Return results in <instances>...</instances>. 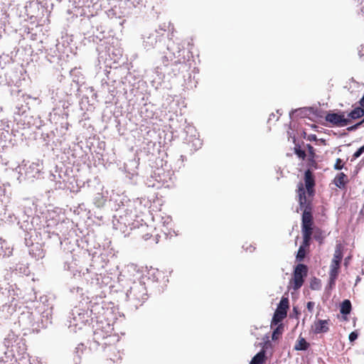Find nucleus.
Returning <instances> with one entry per match:
<instances>
[{
  "instance_id": "nucleus-1",
  "label": "nucleus",
  "mask_w": 364,
  "mask_h": 364,
  "mask_svg": "<svg viewBox=\"0 0 364 364\" xmlns=\"http://www.w3.org/2000/svg\"><path fill=\"white\" fill-rule=\"evenodd\" d=\"M90 316V314L88 310L74 308L68 318V328L70 331L76 333L86 325Z\"/></svg>"
},
{
  "instance_id": "nucleus-2",
  "label": "nucleus",
  "mask_w": 364,
  "mask_h": 364,
  "mask_svg": "<svg viewBox=\"0 0 364 364\" xmlns=\"http://www.w3.org/2000/svg\"><path fill=\"white\" fill-rule=\"evenodd\" d=\"M126 296L133 306L137 308L147 299L146 289L144 284L141 282H133L129 289L127 291Z\"/></svg>"
},
{
  "instance_id": "nucleus-3",
  "label": "nucleus",
  "mask_w": 364,
  "mask_h": 364,
  "mask_svg": "<svg viewBox=\"0 0 364 364\" xmlns=\"http://www.w3.org/2000/svg\"><path fill=\"white\" fill-rule=\"evenodd\" d=\"M312 224L311 213L310 211L305 209L302 215V234L304 244L306 245H309V242L313 234Z\"/></svg>"
},
{
  "instance_id": "nucleus-4",
  "label": "nucleus",
  "mask_w": 364,
  "mask_h": 364,
  "mask_svg": "<svg viewBox=\"0 0 364 364\" xmlns=\"http://www.w3.org/2000/svg\"><path fill=\"white\" fill-rule=\"evenodd\" d=\"M307 267L305 264H298L294 272L293 278L289 282L291 288L298 290L304 284V278L306 276Z\"/></svg>"
},
{
  "instance_id": "nucleus-5",
  "label": "nucleus",
  "mask_w": 364,
  "mask_h": 364,
  "mask_svg": "<svg viewBox=\"0 0 364 364\" xmlns=\"http://www.w3.org/2000/svg\"><path fill=\"white\" fill-rule=\"evenodd\" d=\"M23 169H25V178H27L28 179L36 178L40 172H41V165L39 163L37 162H33L30 164L28 166L26 164L24 165V166H18L16 170V171L20 173V176L18 177V179L21 181H22V173L21 171Z\"/></svg>"
},
{
  "instance_id": "nucleus-6",
  "label": "nucleus",
  "mask_w": 364,
  "mask_h": 364,
  "mask_svg": "<svg viewBox=\"0 0 364 364\" xmlns=\"http://www.w3.org/2000/svg\"><path fill=\"white\" fill-rule=\"evenodd\" d=\"M325 119L328 122L339 127H346L350 123V119L345 117L344 112L328 113Z\"/></svg>"
},
{
  "instance_id": "nucleus-7",
  "label": "nucleus",
  "mask_w": 364,
  "mask_h": 364,
  "mask_svg": "<svg viewBox=\"0 0 364 364\" xmlns=\"http://www.w3.org/2000/svg\"><path fill=\"white\" fill-rule=\"evenodd\" d=\"M172 173L170 171L165 172L163 168H157L154 172L155 181L157 182L159 187L161 186L169 187L171 185L170 182L172 181Z\"/></svg>"
},
{
  "instance_id": "nucleus-8",
  "label": "nucleus",
  "mask_w": 364,
  "mask_h": 364,
  "mask_svg": "<svg viewBox=\"0 0 364 364\" xmlns=\"http://www.w3.org/2000/svg\"><path fill=\"white\" fill-rule=\"evenodd\" d=\"M329 320L319 319L314 322L313 331L316 334L327 333L329 331Z\"/></svg>"
},
{
  "instance_id": "nucleus-9",
  "label": "nucleus",
  "mask_w": 364,
  "mask_h": 364,
  "mask_svg": "<svg viewBox=\"0 0 364 364\" xmlns=\"http://www.w3.org/2000/svg\"><path fill=\"white\" fill-rule=\"evenodd\" d=\"M304 182L306 191L309 196L314 193V187L315 186L314 177L311 170L308 169L304 173Z\"/></svg>"
},
{
  "instance_id": "nucleus-10",
  "label": "nucleus",
  "mask_w": 364,
  "mask_h": 364,
  "mask_svg": "<svg viewBox=\"0 0 364 364\" xmlns=\"http://www.w3.org/2000/svg\"><path fill=\"white\" fill-rule=\"evenodd\" d=\"M15 346H11V349H7L4 355L0 358V364H16V358L14 354V348Z\"/></svg>"
},
{
  "instance_id": "nucleus-11",
  "label": "nucleus",
  "mask_w": 364,
  "mask_h": 364,
  "mask_svg": "<svg viewBox=\"0 0 364 364\" xmlns=\"http://www.w3.org/2000/svg\"><path fill=\"white\" fill-rule=\"evenodd\" d=\"M158 41V36L156 33H150L148 36H144L143 45L147 50L154 47Z\"/></svg>"
},
{
  "instance_id": "nucleus-12",
  "label": "nucleus",
  "mask_w": 364,
  "mask_h": 364,
  "mask_svg": "<svg viewBox=\"0 0 364 364\" xmlns=\"http://www.w3.org/2000/svg\"><path fill=\"white\" fill-rule=\"evenodd\" d=\"M346 180V175L343 173H340L334 178V183L338 188H342L345 187L346 183L347 182Z\"/></svg>"
},
{
  "instance_id": "nucleus-13",
  "label": "nucleus",
  "mask_w": 364,
  "mask_h": 364,
  "mask_svg": "<svg viewBox=\"0 0 364 364\" xmlns=\"http://www.w3.org/2000/svg\"><path fill=\"white\" fill-rule=\"evenodd\" d=\"M287 316V312H282L280 310H276L272 318L271 326H276L280 323Z\"/></svg>"
},
{
  "instance_id": "nucleus-14",
  "label": "nucleus",
  "mask_w": 364,
  "mask_h": 364,
  "mask_svg": "<svg viewBox=\"0 0 364 364\" xmlns=\"http://www.w3.org/2000/svg\"><path fill=\"white\" fill-rule=\"evenodd\" d=\"M309 344L306 342V341L302 338L299 337L294 346V350H306L309 348Z\"/></svg>"
},
{
  "instance_id": "nucleus-15",
  "label": "nucleus",
  "mask_w": 364,
  "mask_h": 364,
  "mask_svg": "<svg viewBox=\"0 0 364 364\" xmlns=\"http://www.w3.org/2000/svg\"><path fill=\"white\" fill-rule=\"evenodd\" d=\"M298 196L300 205H304L306 203V191L304 185L301 183H300L298 186Z\"/></svg>"
},
{
  "instance_id": "nucleus-16",
  "label": "nucleus",
  "mask_w": 364,
  "mask_h": 364,
  "mask_svg": "<svg viewBox=\"0 0 364 364\" xmlns=\"http://www.w3.org/2000/svg\"><path fill=\"white\" fill-rule=\"evenodd\" d=\"M343 258V252H342V245L341 244H337L336 246L334 255L332 261H336L338 263L341 264V262Z\"/></svg>"
},
{
  "instance_id": "nucleus-17",
  "label": "nucleus",
  "mask_w": 364,
  "mask_h": 364,
  "mask_svg": "<svg viewBox=\"0 0 364 364\" xmlns=\"http://www.w3.org/2000/svg\"><path fill=\"white\" fill-rule=\"evenodd\" d=\"M364 115V109L361 107H356L350 113H348V117L352 119H356L360 118Z\"/></svg>"
},
{
  "instance_id": "nucleus-18",
  "label": "nucleus",
  "mask_w": 364,
  "mask_h": 364,
  "mask_svg": "<svg viewBox=\"0 0 364 364\" xmlns=\"http://www.w3.org/2000/svg\"><path fill=\"white\" fill-rule=\"evenodd\" d=\"M351 311V303L349 300H344L341 304L340 308V311L343 315H348L350 314Z\"/></svg>"
},
{
  "instance_id": "nucleus-19",
  "label": "nucleus",
  "mask_w": 364,
  "mask_h": 364,
  "mask_svg": "<svg viewBox=\"0 0 364 364\" xmlns=\"http://www.w3.org/2000/svg\"><path fill=\"white\" fill-rule=\"evenodd\" d=\"M265 358V352L264 350L259 351L251 360L250 364H262Z\"/></svg>"
},
{
  "instance_id": "nucleus-20",
  "label": "nucleus",
  "mask_w": 364,
  "mask_h": 364,
  "mask_svg": "<svg viewBox=\"0 0 364 364\" xmlns=\"http://www.w3.org/2000/svg\"><path fill=\"white\" fill-rule=\"evenodd\" d=\"M130 211L129 213H127V215H125V222H124V225L126 226H130V225H133L134 224L131 223V221L133 220V218L134 217H138L139 216V212H137L136 210L134 211V213L132 212V210H129Z\"/></svg>"
},
{
  "instance_id": "nucleus-21",
  "label": "nucleus",
  "mask_w": 364,
  "mask_h": 364,
  "mask_svg": "<svg viewBox=\"0 0 364 364\" xmlns=\"http://www.w3.org/2000/svg\"><path fill=\"white\" fill-rule=\"evenodd\" d=\"M340 268V263L336 262V261H331V264L330 266V272L329 275L337 276L338 275Z\"/></svg>"
},
{
  "instance_id": "nucleus-22",
  "label": "nucleus",
  "mask_w": 364,
  "mask_h": 364,
  "mask_svg": "<svg viewBox=\"0 0 364 364\" xmlns=\"http://www.w3.org/2000/svg\"><path fill=\"white\" fill-rule=\"evenodd\" d=\"M289 308V300L287 298H282L279 302V306L277 310H280L282 312H287Z\"/></svg>"
},
{
  "instance_id": "nucleus-23",
  "label": "nucleus",
  "mask_w": 364,
  "mask_h": 364,
  "mask_svg": "<svg viewBox=\"0 0 364 364\" xmlns=\"http://www.w3.org/2000/svg\"><path fill=\"white\" fill-rule=\"evenodd\" d=\"M162 223L164 227H166V230H162L164 235H167L169 232L167 231L168 230V226L171 225L172 220L169 216H166L164 218H162Z\"/></svg>"
},
{
  "instance_id": "nucleus-24",
  "label": "nucleus",
  "mask_w": 364,
  "mask_h": 364,
  "mask_svg": "<svg viewBox=\"0 0 364 364\" xmlns=\"http://www.w3.org/2000/svg\"><path fill=\"white\" fill-rule=\"evenodd\" d=\"M304 246L306 245L303 243V245L299 247L296 255V259L299 262L302 261L305 257Z\"/></svg>"
},
{
  "instance_id": "nucleus-25",
  "label": "nucleus",
  "mask_w": 364,
  "mask_h": 364,
  "mask_svg": "<svg viewBox=\"0 0 364 364\" xmlns=\"http://www.w3.org/2000/svg\"><path fill=\"white\" fill-rule=\"evenodd\" d=\"M283 330L282 324L279 325L273 331L272 340H277L279 335L282 334Z\"/></svg>"
},
{
  "instance_id": "nucleus-26",
  "label": "nucleus",
  "mask_w": 364,
  "mask_h": 364,
  "mask_svg": "<svg viewBox=\"0 0 364 364\" xmlns=\"http://www.w3.org/2000/svg\"><path fill=\"white\" fill-rule=\"evenodd\" d=\"M146 184L149 187H156V188H159V184H158V183H157V182L155 181V177H154V176H151L150 178H148V179L146 180Z\"/></svg>"
},
{
  "instance_id": "nucleus-27",
  "label": "nucleus",
  "mask_w": 364,
  "mask_h": 364,
  "mask_svg": "<svg viewBox=\"0 0 364 364\" xmlns=\"http://www.w3.org/2000/svg\"><path fill=\"white\" fill-rule=\"evenodd\" d=\"M295 153L299 158L302 159H304L306 157L305 151L301 150L300 148L295 147Z\"/></svg>"
},
{
  "instance_id": "nucleus-28",
  "label": "nucleus",
  "mask_w": 364,
  "mask_h": 364,
  "mask_svg": "<svg viewBox=\"0 0 364 364\" xmlns=\"http://www.w3.org/2000/svg\"><path fill=\"white\" fill-rule=\"evenodd\" d=\"M364 153V146L360 147L353 155V159H356Z\"/></svg>"
},
{
  "instance_id": "nucleus-29",
  "label": "nucleus",
  "mask_w": 364,
  "mask_h": 364,
  "mask_svg": "<svg viewBox=\"0 0 364 364\" xmlns=\"http://www.w3.org/2000/svg\"><path fill=\"white\" fill-rule=\"evenodd\" d=\"M341 163H342L341 159H338L336 160V162L335 165H334V168H335V169H336V170H341V169H342V168H343V164H342Z\"/></svg>"
},
{
  "instance_id": "nucleus-30",
  "label": "nucleus",
  "mask_w": 364,
  "mask_h": 364,
  "mask_svg": "<svg viewBox=\"0 0 364 364\" xmlns=\"http://www.w3.org/2000/svg\"><path fill=\"white\" fill-rule=\"evenodd\" d=\"M70 291L72 293H75L76 292L77 294H79L80 295H82L83 294V292H82V289L79 287H73L71 289H70Z\"/></svg>"
},
{
  "instance_id": "nucleus-31",
  "label": "nucleus",
  "mask_w": 364,
  "mask_h": 364,
  "mask_svg": "<svg viewBox=\"0 0 364 364\" xmlns=\"http://www.w3.org/2000/svg\"><path fill=\"white\" fill-rule=\"evenodd\" d=\"M337 276L329 275V285L331 287L335 285Z\"/></svg>"
},
{
  "instance_id": "nucleus-32",
  "label": "nucleus",
  "mask_w": 364,
  "mask_h": 364,
  "mask_svg": "<svg viewBox=\"0 0 364 364\" xmlns=\"http://www.w3.org/2000/svg\"><path fill=\"white\" fill-rule=\"evenodd\" d=\"M348 338L350 342L355 341L358 338V333L355 331L351 332L349 335Z\"/></svg>"
},
{
  "instance_id": "nucleus-33",
  "label": "nucleus",
  "mask_w": 364,
  "mask_h": 364,
  "mask_svg": "<svg viewBox=\"0 0 364 364\" xmlns=\"http://www.w3.org/2000/svg\"><path fill=\"white\" fill-rule=\"evenodd\" d=\"M315 306V303L313 301H309L306 304V308L309 312H312Z\"/></svg>"
},
{
  "instance_id": "nucleus-34",
  "label": "nucleus",
  "mask_w": 364,
  "mask_h": 364,
  "mask_svg": "<svg viewBox=\"0 0 364 364\" xmlns=\"http://www.w3.org/2000/svg\"><path fill=\"white\" fill-rule=\"evenodd\" d=\"M307 148L309 154H311V157L314 158V149L312 146L310 144H307Z\"/></svg>"
},
{
  "instance_id": "nucleus-35",
  "label": "nucleus",
  "mask_w": 364,
  "mask_h": 364,
  "mask_svg": "<svg viewBox=\"0 0 364 364\" xmlns=\"http://www.w3.org/2000/svg\"><path fill=\"white\" fill-rule=\"evenodd\" d=\"M364 122V119H363L361 122H360V123H358V124H355V125H354V126H352V127H348V131H352V130L355 129H356L358 126H360V125L362 124V122Z\"/></svg>"
},
{
  "instance_id": "nucleus-36",
  "label": "nucleus",
  "mask_w": 364,
  "mask_h": 364,
  "mask_svg": "<svg viewBox=\"0 0 364 364\" xmlns=\"http://www.w3.org/2000/svg\"><path fill=\"white\" fill-rule=\"evenodd\" d=\"M137 205H138L140 208H142V205H141V202H140V201H139L138 200L134 202V206L135 208H136V206H137Z\"/></svg>"
},
{
  "instance_id": "nucleus-37",
  "label": "nucleus",
  "mask_w": 364,
  "mask_h": 364,
  "mask_svg": "<svg viewBox=\"0 0 364 364\" xmlns=\"http://www.w3.org/2000/svg\"><path fill=\"white\" fill-rule=\"evenodd\" d=\"M132 3L134 6H136L138 4H140L141 3H142L143 0H132Z\"/></svg>"
},
{
  "instance_id": "nucleus-38",
  "label": "nucleus",
  "mask_w": 364,
  "mask_h": 364,
  "mask_svg": "<svg viewBox=\"0 0 364 364\" xmlns=\"http://www.w3.org/2000/svg\"><path fill=\"white\" fill-rule=\"evenodd\" d=\"M147 229H149V227L146 225H141V232H144V231L146 230Z\"/></svg>"
},
{
  "instance_id": "nucleus-39",
  "label": "nucleus",
  "mask_w": 364,
  "mask_h": 364,
  "mask_svg": "<svg viewBox=\"0 0 364 364\" xmlns=\"http://www.w3.org/2000/svg\"><path fill=\"white\" fill-rule=\"evenodd\" d=\"M142 237L145 240H147L150 238V235L149 233H146L144 235H142Z\"/></svg>"
},
{
  "instance_id": "nucleus-40",
  "label": "nucleus",
  "mask_w": 364,
  "mask_h": 364,
  "mask_svg": "<svg viewBox=\"0 0 364 364\" xmlns=\"http://www.w3.org/2000/svg\"><path fill=\"white\" fill-rule=\"evenodd\" d=\"M84 348V345L83 344H80L79 345L76 349H77V352L78 353L79 350H80L81 351H82V348Z\"/></svg>"
},
{
  "instance_id": "nucleus-41",
  "label": "nucleus",
  "mask_w": 364,
  "mask_h": 364,
  "mask_svg": "<svg viewBox=\"0 0 364 364\" xmlns=\"http://www.w3.org/2000/svg\"><path fill=\"white\" fill-rule=\"evenodd\" d=\"M196 146H198V147H200L201 146V142L200 141V139H197L196 140V144H195Z\"/></svg>"
},
{
  "instance_id": "nucleus-42",
  "label": "nucleus",
  "mask_w": 364,
  "mask_h": 364,
  "mask_svg": "<svg viewBox=\"0 0 364 364\" xmlns=\"http://www.w3.org/2000/svg\"><path fill=\"white\" fill-rule=\"evenodd\" d=\"M167 62H168V58H167V57H166V56L163 57V63H164V64L165 65H168Z\"/></svg>"
},
{
  "instance_id": "nucleus-43",
  "label": "nucleus",
  "mask_w": 364,
  "mask_h": 364,
  "mask_svg": "<svg viewBox=\"0 0 364 364\" xmlns=\"http://www.w3.org/2000/svg\"><path fill=\"white\" fill-rule=\"evenodd\" d=\"M309 139L310 140H316V135H310V136H309Z\"/></svg>"
},
{
  "instance_id": "nucleus-44",
  "label": "nucleus",
  "mask_w": 364,
  "mask_h": 364,
  "mask_svg": "<svg viewBox=\"0 0 364 364\" xmlns=\"http://www.w3.org/2000/svg\"><path fill=\"white\" fill-rule=\"evenodd\" d=\"M360 105L363 107L364 109V96L363 97V98L360 100Z\"/></svg>"
},
{
  "instance_id": "nucleus-45",
  "label": "nucleus",
  "mask_w": 364,
  "mask_h": 364,
  "mask_svg": "<svg viewBox=\"0 0 364 364\" xmlns=\"http://www.w3.org/2000/svg\"><path fill=\"white\" fill-rule=\"evenodd\" d=\"M314 237V238H315L316 240H319V236H318V235L315 234Z\"/></svg>"
},
{
  "instance_id": "nucleus-46",
  "label": "nucleus",
  "mask_w": 364,
  "mask_h": 364,
  "mask_svg": "<svg viewBox=\"0 0 364 364\" xmlns=\"http://www.w3.org/2000/svg\"><path fill=\"white\" fill-rule=\"evenodd\" d=\"M9 338H6V339H5V345H6V346H9Z\"/></svg>"
},
{
  "instance_id": "nucleus-47",
  "label": "nucleus",
  "mask_w": 364,
  "mask_h": 364,
  "mask_svg": "<svg viewBox=\"0 0 364 364\" xmlns=\"http://www.w3.org/2000/svg\"><path fill=\"white\" fill-rule=\"evenodd\" d=\"M311 289H316V287L314 286V283H311Z\"/></svg>"
},
{
  "instance_id": "nucleus-48",
  "label": "nucleus",
  "mask_w": 364,
  "mask_h": 364,
  "mask_svg": "<svg viewBox=\"0 0 364 364\" xmlns=\"http://www.w3.org/2000/svg\"><path fill=\"white\" fill-rule=\"evenodd\" d=\"M296 112V110H294V111H292L291 113H289L290 117H291V115H292L294 112Z\"/></svg>"
},
{
  "instance_id": "nucleus-49",
  "label": "nucleus",
  "mask_w": 364,
  "mask_h": 364,
  "mask_svg": "<svg viewBox=\"0 0 364 364\" xmlns=\"http://www.w3.org/2000/svg\"><path fill=\"white\" fill-rule=\"evenodd\" d=\"M23 346H24V344H23ZM25 350H26L25 347H24V346H23V349H22L23 352Z\"/></svg>"
},
{
  "instance_id": "nucleus-50",
  "label": "nucleus",
  "mask_w": 364,
  "mask_h": 364,
  "mask_svg": "<svg viewBox=\"0 0 364 364\" xmlns=\"http://www.w3.org/2000/svg\"><path fill=\"white\" fill-rule=\"evenodd\" d=\"M345 261H346V262H345V264H347V262H348V260H347V259H345Z\"/></svg>"
},
{
  "instance_id": "nucleus-51",
  "label": "nucleus",
  "mask_w": 364,
  "mask_h": 364,
  "mask_svg": "<svg viewBox=\"0 0 364 364\" xmlns=\"http://www.w3.org/2000/svg\"><path fill=\"white\" fill-rule=\"evenodd\" d=\"M345 261H346V262H345V264H347V262H348V260H347V259H345Z\"/></svg>"
},
{
  "instance_id": "nucleus-52",
  "label": "nucleus",
  "mask_w": 364,
  "mask_h": 364,
  "mask_svg": "<svg viewBox=\"0 0 364 364\" xmlns=\"http://www.w3.org/2000/svg\"><path fill=\"white\" fill-rule=\"evenodd\" d=\"M345 261H346V262H345V264H347V262H348V260H347V259H345Z\"/></svg>"
},
{
  "instance_id": "nucleus-53",
  "label": "nucleus",
  "mask_w": 364,
  "mask_h": 364,
  "mask_svg": "<svg viewBox=\"0 0 364 364\" xmlns=\"http://www.w3.org/2000/svg\"><path fill=\"white\" fill-rule=\"evenodd\" d=\"M294 312H296V310L295 307L294 308Z\"/></svg>"
},
{
  "instance_id": "nucleus-54",
  "label": "nucleus",
  "mask_w": 364,
  "mask_h": 364,
  "mask_svg": "<svg viewBox=\"0 0 364 364\" xmlns=\"http://www.w3.org/2000/svg\"><path fill=\"white\" fill-rule=\"evenodd\" d=\"M294 312H296V310L295 307L294 308Z\"/></svg>"
}]
</instances>
